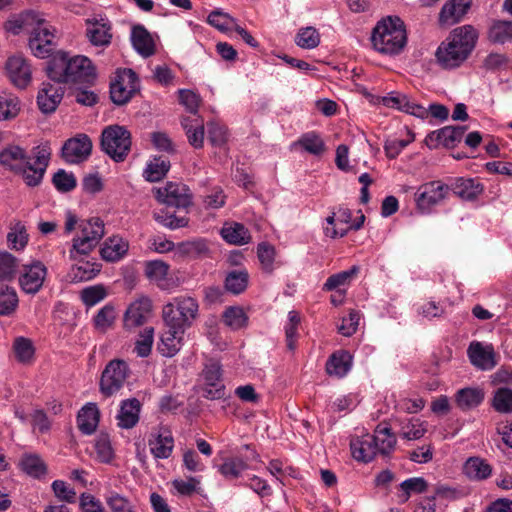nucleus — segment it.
Masks as SVG:
<instances>
[{"label": "nucleus", "mask_w": 512, "mask_h": 512, "mask_svg": "<svg viewBox=\"0 0 512 512\" xmlns=\"http://www.w3.org/2000/svg\"><path fill=\"white\" fill-rule=\"evenodd\" d=\"M46 72L56 83L90 86L96 80L95 68L89 58L82 55L70 57L62 51L48 61Z\"/></svg>", "instance_id": "f257e3e1"}, {"label": "nucleus", "mask_w": 512, "mask_h": 512, "mask_svg": "<svg viewBox=\"0 0 512 512\" xmlns=\"http://www.w3.org/2000/svg\"><path fill=\"white\" fill-rule=\"evenodd\" d=\"M50 150L36 147L31 156L18 146H10L0 153V163L23 176L28 186L41 183L50 160Z\"/></svg>", "instance_id": "f03ea898"}, {"label": "nucleus", "mask_w": 512, "mask_h": 512, "mask_svg": "<svg viewBox=\"0 0 512 512\" xmlns=\"http://www.w3.org/2000/svg\"><path fill=\"white\" fill-rule=\"evenodd\" d=\"M477 38L471 25L455 28L436 51L438 63L445 69L459 67L473 51Z\"/></svg>", "instance_id": "7ed1b4c3"}, {"label": "nucleus", "mask_w": 512, "mask_h": 512, "mask_svg": "<svg viewBox=\"0 0 512 512\" xmlns=\"http://www.w3.org/2000/svg\"><path fill=\"white\" fill-rule=\"evenodd\" d=\"M371 41L375 50L382 54H398L407 41L403 21L399 17H388L378 22L373 29Z\"/></svg>", "instance_id": "20e7f679"}, {"label": "nucleus", "mask_w": 512, "mask_h": 512, "mask_svg": "<svg viewBox=\"0 0 512 512\" xmlns=\"http://www.w3.org/2000/svg\"><path fill=\"white\" fill-rule=\"evenodd\" d=\"M199 312V304L193 297L180 295L171 299L162 308L164 325H172L187 330L196 320Z\"/></svg>", "instance_id": "39448f33"}, {"label": "nucleus", "mask_w": 512, "mask_h": 512, "mask_svg": "<svg viewBox=\"0 0 512 512\" xmlns=\"http://www.w3.org/2000/svg\"><path fill=\"white\" fill-rule=\"evenodd\" d=\"M103 151L116 162H122L131 149V134L120 125H110L101 134Z\"/></svg>", "instance_id": "423d86ee"}, {"label": "nucleus", "mask_w": 512, "mask_h": 512, "mask_svg": "<svg viewBox=\"0 0 512 512\" xmlns=\"http://www.w3.org/2000/svg\"><path fill=\"white\" fill-rule=\"evenodd\" d=\"M55 31V28L40 17L29 32L28 46L35 57L44 59L53 56L56 47Z\"/></svg>", "instance_id": "0eeeda50"}, {"label": "nucleus", "mask_w": 512, "mask_h": 512, "mask_svg": "<svg viewBox=\"0 0 512 512\" xmlns=\"http://www.w3.org/2000/svg\"><path fill=\"white\" fill-rule=\"evenodd\" d=\"M450 187L440 180H433L420 185L415 193L417 209L428 214L434 206L441 204L449 195Z\"/></svg>", "instance_id": "6e6552de"}, {"label": "nucleus", "mask_w": 512, "mask_h": 512, "mask_svg": "<svg viewBox=\"0 0 512 512\" xmlns=\"http://www.w3.org/2000/svg\"><path fill=\"white\" fill-rule=\"evenodd\" d=\"M129 373V366L124 360L114 359L110 361L101 375V393L105 397L116 394L126 383Z\"/></svg>", "instance_id": "1a4fd4ad"}, {"label": "nucleus", "mask_w": 512, "mask_h": 512, "mask_svg": "<svg viewBox=\"0 0 512 512\" xmlns=\"http://www.w3.org/2000/svg\"><path fill=\"white\" fill-rule=\"evenodd\" d=\"M156 198L163 204L177 208H187L192 203L189 188L183 183L176 182H169L164 187L157 188Z\"/></svg>", "instance_id": "9d476101"}, {"label": "nucleus", "mask_w": 512, "mask_h": 512, "mask_svg": "<svg viewBox=\"0 0 512 512\" xmlns=\"http://www.w3.org/2000/svg\"><path fill=\"white\" fill-rule=\"evenodd\" d=\"M92 141L86 134H77L68 139L62 147V157L69 164L85 161L91 154Z\"/></svg>", "instance_id": "9b49d317"}, {"label": "nucleus", "mask_w": 512, "mask_h": 512, "mask_svg": "<svg viewBox=\"0 0 512 512\" xmlns=\"http://www.w3.org/2000/svg\"><path fill=\"white\" fill-rule=\"evenodd\" d=\"M205 382L204 397L210 400H219L225 397V385L222 382L221 366L216 361L205 364L202 372Z\"/></svg>", "instance_id": "f8f14e48"}, {"label": "nucleus", "mask_w": 512, "mask_h": 512, "mask_svg": "<svg viewBox=\"0 0 512 512\" xmlns=\"http://www.w3.org/2000/svg\"><path fill=\"white\" fill-rule=\"evenodd\" d=\"M467 354L472 365L480 370H492L498 363V355L492 344L473 341L468 346Z\"/></svg>", "instance_id": "ddd939ff"}, {"label": "nucleus", "mask_w": 512, "mask_h": 512, "mask_svg": "<svg viewBox=\"0 0 512 512\" xmlns=\"http://www.w3.org/2000/svg\"><path fill=\"white\" fill-rule=\"evenodd\" d=\"M46 275L47 268L40 261L25 265L19 277L21 289L27 294L37 293L43 286Z\"/></svg>", "instance_id": "4468645a"}, {"label": "nucleus", "mask_w": 512, "mask_h": 512, "mask_svg": "<svg viewBox=\"0 0 512 512\" xmlns=\"http://www.w3.org/2000/svg\"><path fill=\"white\" fill-rule=\"evenodd\" d=\"M6 72L10 81L18 88H26L32 80V69L21 55H14L6 62Z\"/></svg>", "instance_id": "2eb2a0df"}, {"label": "nucleus", "mask_w": 512, "mask_h": 512, "mask_svg": "<svg viewBox=\"0 0 512 512\" xmlns=\"http://www.w3.org/2000/svg\"><path fill=\"white\" fill-rule=\"evenodd\" d=\"M466 129V126L460 125L445 126L428 134L425 143L429 148H437L439 145L452 148L462 140Z\"/></svg>", "instance_id": "dca6fc26"}, {"label": "nucleus", "mask_w": 512, "mask_h": 512, "mask_svg": "<svg viewBox=\"0 0 512 512\" xmlns=\"http://www.w3.org/2000/svg\"><path fill=\"white\" fill-rule=\"evenodd\" d=\"M152 302L148 297H140L129 305L124 315V327L134 329L143 325L150 317Z\"/></svg>", "instance_id": "f3484780"}, {"label": "nucleus", "mask_w": 512, "mask_h": 512, "mask_svg": "<svg viewBox=\"0 0 512 512\" xmlns=\"http://www.w3.org/2000/svg\"><path fill=\"white\" fill-rule=\"evenodd\" d=\"M165 329L161 334L158 351L164 357L175 356L183 346L185 330L172 325H164Z\"/></svg>", "instance_id": "a211bd4d"}, {"label": "nucleus", "mask_w": 512, "mask_h": 512, "mask_svg": "<svg viewBox=\"0 0 512 512\" xmlns=\"http://www.w3.org/2000/svg\"><path fill=\"white\" fill-rule=\"evenodd\" d=\"M128 250V240L116 234L105 239L100 248V255L104 261L113 263L123 259Z\"/></svg>", "instance_id": "6ab92c4d"}, {"label": "nucleus", "mask_w": 512, "mask_h": 512, "mask_svg": "<svg viewBox=\"0 0 512 512\" xmlns=\"http://www.w3.org/2000/svg\"><path fill=\"white\" fill-rule=\"evenodd\" d=\"M63 94L64 91L61 87L51 83H43L37 96L39 109L46 114L52 113L61 102Z\"/></svg>", "instance_id": "aec40b11"}, {"label": "nucleus", "mask_w": 512, "mask_h": 512, "mask_svg": "<svg viewBox=\"0 0 512 512\" xmlns=\"http://www.w3.org/2000/svg\"><path fill=\"white\" fill-rule=\"evenodd\" d=\"M471 0H449L439 14L441 25L450 26L459 22L470 8Z\"/></svg>", "instance_id": "412c9836"}, {"label": "nucleus", "mask_w": 512, "mask_h": 512, "mask_svg": "<svg viewBox=\"0 0 512 512\" xmlns=\"http://www.w3.org/2000/svg\"><path fill=\"white\" fill-rule=\"evenodd\" d=\"M129 81L126 84L125 79L120 77L110 86V97L113 103L117 105L126 104L136 91L135 73L129 70Z\"/></svg>", "instance_id": "4be33fe9"}, {"label": "nucleus", "mask_w": 512, "mask_h": 512, "mask_svg": "<svg viewBox=\"0 0 512 512\" xmlns=\"http://www.w3.org/2000/svg\"><path fill=\"white\" fill-rule=\"evenodd\" d=\"M382 103L386 107L396 108L421 118L427 114V111L423 106L414 103L405 94L401 93H390L382 98Z\"/></svg>", "instance_id": "5701e85b"}, {"label": "nucleus", "mask_w": 512, "mask_h": 512, "mask_svg": "<svg viewBox=\"0 0 512 512\" xmlns=\"http://www.w3.org/2000/svg\"><path fill=\"white\" fill-rule=\"evenodd\" d=\"M462 471L470 481H484L492 475V466L487 460L473 456L464 462Z\"/></svg>", "instance_id": "b1692460"}, {"label": "nucleus", "mask_w": 512, "mask_h": 512, "mask_svg": "<svg viewBox=\"0 0 512 512\" xmlns=\"http://www.w3.org/2000/svg\"><path fill=\"white\" fill-rule=\"evenodd\" d=\"M101 267V264L97 262L78 260L72 265L67 278L71 283L90 281L100 273Z\"/></svg>", "instance_id": "393cba45"}, {"label": "nucleus", "mask_w": 512, "mask_h": 512, "mask_svg": "<svg viewBox=\"0 0 512 512\" xmlns=\"http://www.w3.org/2000/svg\"><path fill=\"white\" fill-rule=\"evenodd\" d=\"M131 42L134 49L147 58L155 53V43L151 34L142 25H136L131 31Z\"/></svg>", "instance_id": "a878e982"}, {"label": "nucleus", "mask_w": 512, "mask_h": 512, "mask_svg": "<svg viewBox=\"0 0 512 512\" xmlns=\"http://www.w3.org/2000/svg\"><path fill=\"white\" fill-rule=\"evenodd\" d=\"M374 440L371 435L352 438L350 449L354 459L361 462H370L376 456Z\"/></svg>", "instance_id": "bb28decb"}, {"label": "nucleus", "mask_w": 512, "mask_h": 512, "mask_svg": "<svg viewBox=\"0 0 512 512\" xmlns=\"http://www.w3.org/2000/svg\"><path fill=\"white\" fill-rule=\"evenodd\" d=\"M181 125L185 130L188 142L195 149L203 147L204 143V123L199 116L183 117Z\"/></svg>", "instance_id": "cd10ccee"}, {"label": "nucleus", "mask_w": 512, "mask_h": 512, "mask_svg": "<svg viewBox=\"0 0 512 512\" xmlns=\"http://www.w3.org/2000/svg\"><path fill=\"white\" fill-rule=\"evenodd\" d=\"M140 402L136 398L124 400L117 415L118 426L124 429L134 427L139 421Z\"/></svg>", "instance_id": "c85d7f7f"}, {"label": "nucleus", "mask_w": 512, "mask_h": 512, "mask_svg": "<svg viewBox=\"0 0 512 512\" xmlns=\"http://www.w3.org/2000/svg\"><path fill=\"white\" fill-rule=\"evenodd\" d=\"M99 409L95 403H87L78 413L77 422L80 431L86 435L92 434L99 423Z\"/></svg>", "instance_id": "c756f323"}, {"label": "nucleus", "mask_w": 512, "mask_h": 512, "mask_svg": "<svg viewBox=\"0 0 512 512\" xmlns=\"http://www.w3.org/2000/svg\"><path fill=\"white\" fill-rule=\"evenodd\" d=\"M352 366V356L347 351L333 353L326 362V372L338 378L344 377Z\"/></svg>", "instance_id": "7c9ffc66"}, {"label": "nucleus", "mask_w": 512, "mask_h": 512, "mask_svg": "<svg viewBox=\"0 0 512 512\" xmlns=\"http://www.w3.org/2000/svg\"><path fill=\"white\" fill-rule=\"evenodd\" d=\"M111 27L106 22L87 20L86 35L95 46H106L111 42Z\"/></svg>", "instance_id": "2f4dec72"}, {"label": "nucleus", "mask_w": 512, "mask_h": 512, "mask_svg": "<svg viewBox=\"0 0 512 512\" xmlns=\"http://www.w3.org/2000/svg\"><path fill=\"white\" fill-rule=\"evenodd\" d=\"M375 452L381 455H389L395 448L396 437L387 426L378 425L374 435Z\"/></svg>", "instance_id": "473e14b6"}, {"label": "nucleus", "mask_w": 512, "mask_h": 512, "mask_svg": "<svg viewBox=\"0 0 512 512\" xmlns=\"http://www.w3.org/2000/svg\"><path fill=\"white\" fill-rule=\"evenodd\" d=\"M150 452L157 459H167L170 457L174 447L173 437L168 434L158 433L152 435L148 442Z\"/></svg>", "instance_id": "72a5a7b5"}, {"label": "nucleus", "mask_w": 512, "mask_h": 512, "mask_svg": "<svg viewBox=\"0 0 512 512\" xmlns=\"http://www.w3.org/2000/svg\"><path fill=\"white\" fill-rule=\"evenodd\" d=\"M484 400V391L480 388H463L455 395L457 406L463 410H471L479 406Z\"/></svg>", "instance_id": "f704fd0d"}, {"label": "nucleus", "mask_w": 512, "mask_h": 512, "mask_svg": "<svg viewBox=\"0 0 512 512\" xmlns=\"http://www.w3.org/2000/svg\"><path fill=\"white\" fill-rule=\"evenodd\" d=\"M40 19V16L35 12H25L21 15L8 20L5 23V29L13 34H19L22 31L29 33L35 24Z\"/></svg>", "instance_id": "c9c22d12"}, {"label": "nucleus", "mask_w": 512, "mask_h": 512, "mask_svg": "<svg viewBox=\"0 0 512 512\" xmlns=\"http://www.w3.org/2000/svg\"><path fill=\"white\" fill-rule=\"evenodd\" d=\"M79 229L78 237L89 238L90 241L98 244L105 234L104 223L100 218H91L80 222Z\"/></svg>", "instance_id": "e433bc0d"}, {"label": "nucleus", "mask_w": 512, "mask_h": 512, "mask_svg": "<svg viewBox=\"0 0 512 512\" xmlns=\"http://www.w3.org/2000/svg\"><path fill=\"white\" fill-rule=\"evenodd\" d=\"M488 39L495 44H505L512 41V21L497 20L488 31Z\"/></svg>", "instance_id": "4c0bfd02"}, {"label": "nucleus", "mask_w": 512, "mask_h": 512, "mask_svg": "<svg viewBox=\"0 0 512 512\" xmlns=\"http://www.w3.org/2000/svg\"><path fill=\"white\" fill-rule=\"evenodd\" d=\"M19 466L29 476L39 478L46 474L47 467L37 454L25 453L19 462Z\"/></svg>", "instance_id": "58836bf2"}, {"label": "nucleus", "mask_w": 512, "mask_h": 512, "mask_svg": "<svg viewBox=\"0 0 512 512\" xmlns=\"http://www.w3.org/2000/svg\"><path fill=\"white\" fill-rule=\"evenodd\" d=\"M221 235L230 244L244 245L250 242L251 236L248 229L240 223L224 226Z\"/></svg>", "instance_id": "ea45409f"}, {"label": "nucleus", "mask_w": 512, "mask_h": 512, "mask_svg": "<svg viewBox=\"0 0 512 512\" xmlns=\"http://www.w3.org/2000/svg\"><path fill=\"white\" fill-rule=\"evenodd\" d=\"M12 350L15 359L22 364H30L34 359L35 348L33 342L19 336L14 339Z\"/></svg>", "instance_id": "a19ab883"}, {"label": "nucleus", "mask_w": 512, "mask_h": 512, "mask_svg": "<svg viewBox=\"0 0 512 512\" xmlns=\"http://www.w3.org/2000/svg\"><path fill=\"white\" fill-rule=\"evenodd\" d=\"M169 271V265L160 260L149 261L145 265L147 278L155 282L160 288H164Z\"/></svg>", "instance_id": "79ce46f5"}, {"label": "nucleus", "mask_w": 512, "mask_h": 512, "mask_svg": "<svg viewBox=\"0 0 512 512\" xmlns=\"http://www.w3.org/2000/svg\"><path fill=\"white\" fill-rule=\"evenodd\" d=\"M207 23L221 32L234 30L236 19L221 9L213 10L207 17Z\"/></svg>", "instance_id": "37998d69"}, {"label": "nucleus", "mask_w": 512, "mask_h": 512, "mask_svg": "<svg viewBox=\"0 0 512 512\" xmlns=\"http://www.w3.org/2000/svg\"><path fill=\"white\" fill-rule=\"evenodd\" d=\"M292 146H301L306 152L316 156L325 151L323 140L314 132L303 134Z\"/></svg>", "instance_id": "c03bdc74"}, {"label": "nucleus", "mask_w": 512, "mask_h": 512, "mask_svg": "<svg viewBox=\"0 0 512 512\" xmlns=\"http://www.w3.org/2000/svg\"><path fill=\"white\" fill-rule=\"evenodd\" d=\"M223 322L232 330H239L247 325L248 316L243 308L239 306H230L223 313Z\"/></svg>", "instance_id": "a18cd8bd"}, {"label": "nucleus", "mask_w": 512, "mask_h": 512, "mask_svg": "<svg viewBox=\"0 0 512 512\" xmlns=\"http://www.w3.org/2000/svg\"><path fill=\"white\" fill-rule=\"evenodd\" d=\"M104 498L111 512H136L134 505L127 497L111 489L107 490Z\"/></svg>", "instance_id": "49530a36"}, {"label": "nucleus", "mask_w": 512, "mask_h": 512, "mask_svg": "<svg viewBox=\"0 0 512 512\" xmlns=\"http://www.w3.org/2000/svg\"><path fill=\"white\" fill-rule=\"evenodd\" d=\"M456 194L462 199L474 200L483 191V186L474 179L459 178L456 182Z\"/></svg>", "instance_id": "de8ad7c7"}, {"label": "nucleus", "mask_w": 512, "mask_h": 512, "mask_svg": "<svg viewBox=\"0 0 512 512\" xmlns=\"http://www.w3.org/2000/svg\"><path fill=\"white\" fill-rule=\"evenodd\" d=\"M248 464L239 457L228 458L219 467V472L229 480L238 478L246 469Z\"/></svg>", "instance_id": "09e8293b"}, {"label": "nucleus", "mask_w": 512, "mask_h": 512, "mask_svg": "<svg viewBox=\"0 0 512 512\" xmlns=\"http://www.w3.org/2000/svg\"><path fill=\"white\" fill-rule=\"evenodd\" d=\"M170 163L168 160L158 157L154 158L146 167L144 176L150 182L160 181L169 171Z\"/></svg>", "instance_id": "8fccbe9b"}, {"label": "nucleus", "mask_w": 512, "mask_h": 512, "mask_svg": "<svg viewBox=\"0 0 512 512\" xmlns=\"http://www.w3.org/2000/svg\"><path fill=\"white\" fill-rule=\"evenodd\" d=\"M249 275L245 270L232 271L225 279V288L233 294H240L247 288Z\"/></svg>", "instance_id": "3c124183"}, {"label": "nucleus", "mask_w": 512, "mask_h": 512, "mask_svg": "<svg viewBox=\"0 0 512 512\" xmlns=\"http://www.w3.org/2000/svg\"><path fill=\"white\" fill-rule=\"evenodd\" d=\"M491 405L499 413H512V390L504 387L497 389L494 392Z\"/></svg>", "instance_id": "603ef678"}, {"label": "nucleus", "mask_w": 512, "mask_h": 512, "mask_svg": "<svg viewBox=\"0 0 512 512\" xmlns=\"http://www.w3.org/2000/svg\"><path fill=\"white\" fill-rule=\"evenodd\" d=\"M18 305L16 291L8 286H0V315L12 314Z\"/></svg>", "instance_id": "864d4df0"}, {"label": "nucleus", "mask_w": 512, "mask_h": 512, "mask_svg": "<svg viewBox=\"0 0 512 512\" xmlns=\"http://www.w3.org/2000/svg\"><path fill=\"white\" fill-rule=\"evenodd\" d=\"M153 342L154 328L145 327L143 331L140 332L139 338L135 342L134 351L137 356L141 358L148 357L152 351Z\"/></svg>", "instance_id": "5fc2aeb1"}, {"label": "nucleus", "mask_w": 512, "mask_h": 512, "mask_svg": "<svg viewBox=\"0 0 512 512\" xmlns=\"http://www.w3.org/2000/svg\"><path fill=\"white\" fill-rule=\"evenodd\" d=\"M359 272L358 266H352L349 270L342 271L328 277L323 285V289L326 291L335 290L341 286L349 284L353 276Z\"/></svg>", "instance_id": "6e6d98bb"}, {"label": "nucleus", "mask_w": 512, "mask_h": 512, "mask_svg": "<svg viewBox=\"0 0 512 512\" xmlns=\"http://www.w3.org/2000/svg\"><path fill=\"white\" fill-rule=\"evenodd\" d=\"M20 111L19 100L12 95H0V121L15 118Z\"/></svg>", "instance_id": "4d7b16f0"}, {"label": "nucleus", "mask_w": 512, "mask_h": 512, "mask_svg": "<svg viewBox=\"0 0 512 512\" xmlns=\"http://www.w3.org/2000/svg\"><path fill=\"white\" fill-rule=\"evenodd\" d=\"M426 422L419 419H410L403 423L400 435L407 440H418L426 433Z\"/></svg>", "instance_id": "13d9d810"}, {"label": "nucleus", "mask_w": 512, "mask_h": 512, "mask_svg": "<svg viewBox=\"0 0 512 512\" xmlns=\"http://www.w3.org/2000/svg\"><path fill=\"white\" fill-rule=\"evenodd\" d=\"M153 217L159 224L172 230L188 225V218L178 217L175 214H171L163 209L155 211Z\"/></svg>", "instance_id": "bf43d9fd"}, {"label": "nucleus", "mask_w": 512, "mask_h": 512, "mask_svg": "<svg viewBox=\"0 0 512 512\" xmlns=\"http://www.w3.org/2000/svg\"><path fill=\"white\" fill-rule=\"evenodd\" d=\"M98 243L90 241L89 238L74 237L72 240V246L69 250V258L73 261H77L78 256H87L92 252Z\"/></svg>", "instance_id": "052dcab7"}, {"label": "nucleus", "mask_w": 512, "mask_h": 512, "mask_svg": "<svg viewBox=\"0 0 512 512\" xmlns=\"http://www.w3.org/2000/svg\"><path fill=\"white\" fill-rule=\"evenodd\" d=\"M295 42L303 49H313L319 45L320 35L313 27L302 28L297 33Z\"/></svg>", "instance_id": "680f3d73"}, {"label": "nucleus", "mask_w": 512, "mask_h": 512, "mask_svg": "<svg viewBox=\"0 0 512 512\" xmlns=\"http://www.w3.org/2000/svg\"><path fill=\"white\" fill-rule=\"evenodd\" d=\"M9 247L15 250L23 249L28 242V234L26 233L25 226L17 222L7 235Z\"/></svg>", "instance_id": "e2e57ef3"}, {"label": "nucleus", "mask_w": 512, "mask_h": 512, "mask_svg": "<svg viewBox=\"0 0 512 512\" xmlns=\"http://www.w3.org/2000/svg\"><path fill=\"white\" fill-rule=\"evenodd\" d=\"M18 267L17 259L7 251L0 252V281L14 277Z\"/></svg>", "instance_id": "0e129e2a"}, {"label": "nucleus", "mask_w": 512, "mask_h": 512, "mask_svg": "<svg viewBox=\"0 0 512 512\" xmlns=\"http://www.w3.org/2000/svg\"><path fill=\"white\" fill-rule=\"evenodd\" d=\"M95 451L97 458L103 463H109L114 456V452L111 446L109 436L106 434H100L95 439Z\"/></svg>", "instance_id": "69168bd1"}, {"label": "nucleus", "mask_w": 512, "mask_h": 512, "mask_svg": "<svg viewBox=\"0 0 512 512\" xmlns=\"http://www.w3.org/2000/svg\"><path fill=\"white\" fill-rule=\"evenodd\" d=\"M106 295V289L102 285H94L81 291V300L87 306H94L102 301Z\"/></svg>", "instance_id": "338daca9"}, {"label": "nucleus", "mask_w": 512, "mask_h": 512, "mask_svg": "<svg viewBox=\"0 0 512 512\" xmlns=\"http://www.w3.org/2000/svg\"><path fill=\"white\" fill-rule=\"evenodd\" d=\"M116 314L112 306L106 305L100 309L94 318L95 327L100 331H106L115 321Z\"/></svg>", "instance_id": "774afa93"}]
</instances>
